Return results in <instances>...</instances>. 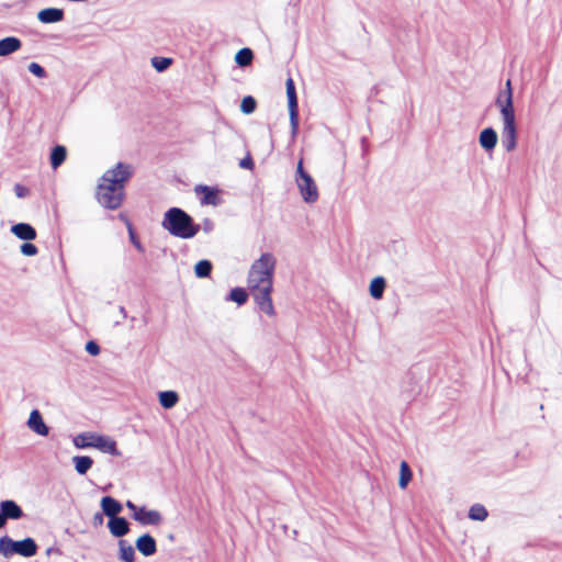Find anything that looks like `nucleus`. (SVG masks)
Here are the masks:
<instances>
[{"mask_svg":"<svg viewBox=\"0 0 562 562\" xmlns=\"http://www.w3.org/2000/svg\"><path fill=\"white\" fill-rule=\"evenodd\" d=\"M296 188L302 200L307 204H314L319 199V191L314 178L310 175L306 177L294 178Z\"/></svg>","mask_w":562,"mask_h":562,"instance_id":"obj_9","label":"nucleus"},{"mask_svg":"<svg viewBox=\"0 0 562 562\" xmlns=\"http://www.w3.org/2000/svg\"><path fill=\"white\" fill-rule=\"evenodd\" d=\"M211 270L212 263L209 260H200L194 267V272L198 278L209 277Z\"/></svg>","mask_w":562,"mask_h":562,"instance_id":"obj_31","label":"nucleus"},{"mask_svg":"<svg viewBox=\"0 0 562 562\" xmlns=\"http://www.w3.org/2000/svg\"><path fill=\"white\" fill-rule=\"evenodd\" d=\"M386 286V281L383 277H375L371 280L369 285L370 295L374 300H381Z\"/></svg>","mask_w":562,"mask_h":562,"instance_id":"obj_22","label":"nucleus"},{"mask_svg":"<svg viewBox=\"0 0 562 562\" xmlns=\"http://www.w3.org/2000/svg\"><path fill=\"white\" fill-rule=\"evenodd\" d=\"M133 167L128 164L119 162L113 168L106 170L102 178L113 184H117L124 189L125 182L132 177Z\"/></svg>","mask_w":562,"mask_h":562,"instance_id":"obj_10","label":"nucleus"},{"mask_svg":"<svg viewBox=\"0 0 562 562\" xmlns=\"http://www.w3.org/2000/svg\"><path fill=\"white\" fill-rule=\"evenodd\" d=\"M413 473L411 471L409 465L406 461H402L400 464V477H398V486L402 490H405L408 483L412 481Z\"/></svg>","mask_w":562,"mask_h":562,"instance_id":"obj_25","label":"nucleus"},{"mask_svg":"<svg viewBox=\"0 0 562 562\" xmlns=\"http://www.w3.org/2000/svg\"><path fill=\"white\" fill-rule=\"evenodd\" d=\"M518 127L517 124L502 125V144L507 153H512L517 147Z\"/></svg>","mask_w":562,"mask_h":562,"instance_id":"obj_12","label":"nucleus"},{"mask_svg":"<svg viewBox=\"0 0 562 562\" xmlns=\"http://www.w3.org/2000/svg\"><path fill=\"white\" fill-rule=\"evenodd\" d=\"M256 100L252 97H245L241 100L240 110L245 114H250L256 110Z\"/></svg>","mask_w":562,"mask_h":562,"instance_id":"obj_33","label":"nucleus"},{"mask_svg":"<svg viewBox=\"0 0 562 562\" xmlns=\"http://www.w3.org/2000/svg\"><path fill=\"white\" fill-rule=\"evenodd\" d=\"M194 192L200 198V203L202 205L216 206L222 201V191L215 187L199 184L194 188Z\"/></svg>","mask_w":562,"mask_h":562,"instance_id":"obj_11","label":"nucleus"},{"mask_svg":"<svg viewBox=\"0 0 562 562\" xmlns=\"http://www.w3.org/2000/svg\"><path fill=\"white\" fill-rule=\"evenodd\" d=\"M158 400L164 408L170 409L179 402V395L175 391H162L158 394Z\"/></svg>","mask_w":562,"mask_h":562,"instance_id":"obj_23","label":"nucleus"},{"mask_svg":"<svg viewBox=\"0 0 562 562\" xmlns=\"http://www.w3.org/2000/svg\"><path fill=\"white\" fill-rule=\"evenodd\" d=\"M29 70L31 74H33L34 76H36L38 78H44L46 75L44 68L37 63H31L29 65Z\"/></svg>","mask_w":562,"mask_h":562,"instance_id":"obj_35","label":"nucleus"},{"mask_svg":"<svg viewBox=\"0 0 562 562\" xmlns=\"http://www.w3.org/2000/svg\"><path fill=\"white\" fill-rule=\"evenodd\" d=\"M119 547H120V559L123 562H134V558H135L134 548L124 540H121L119 542Z\"/></svg>","mask_w":562,"mask_h":562,"instance_id":"obj_27","label":"nucleus"},{"mask_svg":"<svg viewBox=\"0 0 562 562\" xmlns=\"http://www.w3.org/2000/svg\"><path fill=\"white\" fill-rule=\"evenodd\" d=\"M487 515V510L481 504H474L469 510V518L472 520L483 521Z\"/></svg>","mask_w":562,"mask_h":562,"instance_id":"obj_29","label":"nucleus"},{"mask_svg":"<svg viewBox=\"0 0 562 562\" xmlns=\"http://www.w3.org/2000/svg\"><path fill=\"white\" fill-rule=\"evenodd\" d=\"M132 513V518L142 526H159L164 517L157 509H150L146 506H137L132 501L125 503Z\"/></svg>","mask_w":562,"mask_h":562,"instance_id":"obj_7","label":"nucleus"},{"mask_svg":"<svg viewBox=\"0 0 562 562\" xmlns=\"http://www.w3.org/2000/svg\"><path fill=\"white\" fill-rule=\"evenodd\" d=\"M74 446L78 449L94 448L102 453L119 457L121 452L117 449L116 441L106 435L94 431H86L74 437Z\"/></svg>","mask_w":562,"mask_h":562,"instance_id":"obj_3","label":"nucleus"},{"mask_svg":"<svg viewBox=\"0 0 562 562\" xmlns=\"http://www.w3.org/2000/svg\"><path fill=\"white\" fill-rule=\"evenodd\" d=\"M67 151L64 146H55L50 154V165L53 169L58 168L66 159Z\"/></svg>","mask_w":562,"mask_h":562,"instance_id":"obj_26","label":"nucleus"},{"mask_svg":"<svg viewBox=\"0 0 562 562\" xmlns=\"http://www.w3.org/2000/svg\"><path fill=\"white\" fill-rule=\"evenodd\" d=\"M254 54L250 48H241L235 55V61L240 67H246L251 64Z\"/></svg>","mask_w":562,"mask_h":562,"instance_id":"obj_28","label":"nucleus"},{"mask_svg":"<svg viewBox=\"0 0 562 562\" xmlns=\"http://www.w3.org/2000/svg\"><path fill=\"white\" fill-rule=\"evenodd\" d=\"M136 549L144 555V557H150L154 555L157 551V544L155 539L148 535H142L136 539L135 542Z\"/></svg>","mask_w":562,"mask_h":562,"instance_id":"obj_15","label":"nucleus"},{"mask_svg":"<svg viewBox=\"0 0 562 562\" xmlns=\"http://www.w3.org/2000/svg\"><path fill=\"white\" fill-rule=\"evenodd\" d=\"M151 65L158 72H162L169 68L171 59L166 57H154L151 59Z\"/></svg>","mask_w":562,"mask_h":562,"instance_id":"obj_32","label":"nucleus"},{"mask_svg":"<svg viewBox=\"0 0 562 562\" xmlns=\"http://www.w3.org/2000/svg\"><path fill=\"white\" fill-rule=\"evenodd\" d=\"M22 47V42L14 36L0 40V57L9 56Z\"/></svg>","mask_w":562,"mask_h":562,"instance_id":"obj_19","label":"nucleus"},{"mask_svg":"<svg viewBox=\"0 0 562 562\" xmlns=\"http://www.w3.org/2000/svg\"><path fill=\"white\" fill-rule=\"evenodd\" d=\"M124 198V189L121 188L117 184L110 183L108 181H104L103 179L100 180V183L98 186L97 190V199L98 202L110 210H115L120 207V205L123 202Z\"/></svg>","mask_w":562,"mask_h":562,"instance_id":"obj_6","label":"nucleus"},{"mask_svg":"<svg viewBox=\"0 0 562 562\" xmlns=\"http://www.w3.org/2000/svg\"><path fill=\"white\" fill-rule=\"evenodd\" d=\"M306 176H310V173L303 168V160L300 159L296 165L295 178H300V177L303 178Z\"/></svg>","mask_w":562,"mask_h":562,"instance_id":"obj_38","label":"nucleus"},{"mask_svg":"<svg viewBox=\"0 0 562 562\" xmlns=\"http://www.w3.org/2000/svg\"><path fill=\"white\" fill-rule=\"evenodd\" d=\"M20 250L24 256H27V257H33V256L37 255V252H38L37 247L31 243H24L21 246Z\"/></svg>","mask_w":562,"mask_h":562,"instance_id":"obj_34","label":"nucleus"},{"mask_svg":"<svg viewBox=\"0 0 562 562\" xmlns=\"http://www.w3.org/2000/svg\"><path fill=\"white\" fill-rule=\"evenodd\" d=\"M11 233L22 240H33L36 238V231L27 223H18L11 227Z\"/></svg>","mask_w":562,"mask_h":562,"instance_id":"obj_18","label":"nucleus"},{"mask_svg":"<svg viewBox=\"0 0 562 562\" xmlns=\"http://www.w3.org/2000/svg\"><path fill=\"white\" fill-rule=\"evenodd\" d=\"M86 351L91 356H98L100 353V348L94 341H88L86 345Z\"/></svg>","mask_w":562,"mask_h":562,"instance_id":"obj_37","label":"nucleus"},{"mask_svg":"<svg viewBox=\"0 0 562 562\" xmlns=\"http://www.w3.org/2000/svg\"><path fill=\"white\" fill-rule=\"evenodd\" d=\"M285 91L288 99V109L291 124V134L293 137L296 136L299 130V110H297V98L295 92V85L291 77L285 81Z\"/></svg>","mask_w":562,"mask_h":562,"instance_id":"obj_8","label":"nucleus"},{"mask_svg":"<svg viewBox=\"0 0 562 562\" xmlns=\"http://www.w3.org/2000/svg\"><path fill=\"white\" fill-rule=\"evenodd\" d=\"M100 506L102 513L109 517V519L119 517L117 515L122 512V505L119 501L111 496H104L101 498Z\"/></svg>","mask_w":562,"mask_h":562,"instance_id":"obj_16","label":"nucleus"},{"mask_svg":"<svg viewBox=\"0 0 562 562\" xmlns=\"http://www.w3.org/2000/svg\"><path fill=\"white\" fill-rule=\"evenodd\" d=\"M14 193L18 198L22 199L27 196L30 191L26 187L18 183L14 186Z\"/></svg>","mask_w":562,"mask_h":562,"instance_id":"obj_36","label":"nucleus"},{"mask_svg":"<svg viewBox=\"0 0 562 562\" xmlns=\"http://www.w3.org/2000/svg\"><path fill=\"white\" fill-rule=\"evenodd\" d=\"M0 509L4 519H19L23 515L21 507L13 501L1 502Z\"/></svg>","mask_w":562,"mask_h":562,"instance_id":"obj_20","label":"nucleus"},{"mask_svg":"<svg viewBox=\"0 0 562 562\" xmlns=\"http://www.w3.org/2000/svg\"><path fill=\"white\" fill-rule=\"evenodd\" d=\"M276 269V256L263 252L250 265L247 273V288L256 305L260 312L272 318L277 315L272 301Z\"/></svg>","mask_w":562,"mask_h":562,"instance_id":"obj_1","label":"nucleus"},{"mask_svg":"<svg viewBox=\"0 0 562 562\" xmlns=\"http://www.w3.org/2000/svg\"><path fill=\"white\" fill-rule=\"evenodd\" d=\"M161 226L172 236L182 239H190L200 231L193 218L179 207H171L165 213Z\"/></svg>","mask_w":562,"mask_h":562,"instance_id":"obj_2","label":"nucleus"},{"mask_svg":"<svg viewBox=\"0 0 562 562\" xmlns=\"http://www.w3.org/2000/svg\"><path fill=\"white\" fill-rule=\"evenodd\" d=\"M498 136L494 128L485 127L480 132L479 144L485 151H493L497 145Z\"/></svg>","mask_w":562,"mask_h":562,"instance_id":"obj_14","label":"nucleus"},{"mask_svg":"<svg viewBox=\"0 0 562 562\" xmlns=\"http://www.w3.org/2000/svg\"><path fill=\"white\" fill-rule=\"evenodd\" d=\"M108 528L113 537L120 538L128 533L130 525L124 517L109 519Z\"/></svg>","mask_w":562,"mask_h":562,"instance_id":"obj_17","label":"nucleus"},{"mask_svg":"<svg viewBox=\"0 0 562 562\" xmlns=\"http://www.w3.org/2000/svg\"><path fill=\"white\" fill-rule=\"evenodd\" d=\"M26 425L36 435L45 437L49 432V428L44 423V419H43L40 411H37V409H33L30 413Z\"/></svg>","mask_w":562,"mask_h":562,"instance_id":"obj_13","label":"nucleus"},{"mask_svg":"<svg viewBox=\"0 0 562 562\" xmlns=\"http://www.w3.org/2000/svg\"><path fill=\"white\" fill-rule=\"evenodd\" d=\"M495 106L499 112L502 125L517 124L513 86L509 79L506 81L505 88L498 91L495 98Z\"/></svg>","mask_w":562,"mask_h":562,"instance_id":"obj_4","label":"nucleus"},{"mask_svg":"<svg viewBox=\"0 0 562 562\" xmlns=\"http://www.w3.org/2000/svg\"><path fill=\"white\" fill-rule=\"evenodd\" d=\"M248 299V293L243 288H234L231 293L228 300L236 302L238 305H243L246 303Z\"/></svg>","mask_w":562,"mask_h":562,"instance_id":"obj_30","label":"nucleus"},{"mask_svg":"<svg viewBox=\"0 0 562 562\" xmlns=\"http://www.w3.org/2000/svg\"><path fill=\"white\" fill-rule=\"evenodd\" d=\"M37 552V544L32 538H25L21 541H14L10 537L0 538V554L10 558L19 554L24 558H31Z\"/></svg>","mask_w":562,"mask_h":562,"instance_id":"obj_5","label":"nucleus"},{"mask_svg":"<svg viewBox=\"0 0 562 562\" xmlns=\"http://www.w3.org/2000/svg\"><path fill=\"white\" fill-rule=\"evenodd\" d=\"M64 18V11L57 8H48L41 10L37 14V19L42 23H56L61 21Z\"/></svg>","mask_w":562,"mask_h":562,"instance_id":"obj_21","label":"nucleus"},{"mask_svg":"<svg viewBox=\"0 0 562 562\" xmlns=\"http://www.w3.org/2000/svg\"><path fill=\"white\" fill-rule=\"evenodd\" d=\"M93 520H94L95 522L101 524V522L103 521V517H102V515H101V514H95V515H94V517H93Z\"/></svg>","mask_w":562,"mask_h":562,"instance_id":"obj_41","label":"nucleus"},{"mask_svg":"<svg viewBox=\"0 0 562 562\" xmlns=\"http://www.w3.org/2000/svg\"><path fill=\"white\" fill-rule=\"evenodd\" d=\"M76 471L83 475L86 474L93 464V460L87 456H76L72 458Z\"/></svg>","mask_w":562,"mask_h":562,"instance_id":"obj_24","label":"nucleus"},{"mask_svg":"<svg viewBox=\"0 0 562 562\" xmlns=\"http://www.w3.org/2000/svg\"><path fill=\"white\" fill-rule=\"evenodd\" d=\"M239 166L241 168H245V169H252L254 161H252V159L250 157H246V158L240 160Z\"/></svg>","mask_w":562,"mask_h":562,"instance_id":"obj_39","label":"nucleus"},{"mask_svg":"<svg viewBox=\"0 0 562 562\" xmlns=\"http://www.w3.org/2000/svg\"><path fill=\"white\" fill-rule=\"evenodd\" d=\"M130 237H131V240H132V243L134 244V246H135L138 250H143L140 243L137 240V238L135 237V235H134V233H133L132 231L130 232Z\"/></svg>","mask_w":562,"mask_h":562,"instance_id":"obj_40","label":"nucleus"}]
</instances>
